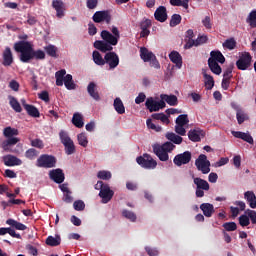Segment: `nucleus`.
I'll list each match as a JSON object with an SVG mask.
<instances>
[{"label":"nucleus","mask_w":256,"mask_h":256,"mask_svg":"<svg viewBox=\"0 0 256 256\" xmlns=\"http://www.w3.org/2000/svg\"><path fill=\"white\" fill-rule=\"evenodd\" d=\"M165 137L170 142H165L162 145L154 144L152 146L153 153L158 157L159 161L162 162L169 161V153L175 149V145H181V143H183V137L173 132H167Z\"/></svg>","instance_id":"f257e3e1"},{"label":"nucleus","mask_w":256,"mask_h":256,"mask_svg":"<svg viewBox=\"0 0 256 256\" xmlns=\"http://www.w3.org/2000/svg\"><path fill=\"white\" fill-rule=\"evenodd\" d=\"M14 51L20 53V61H22V63H29L31 59H45V52L43 50H34L31 43L27 41L16 42L14 44Z\"/></svg>","instance_id":"f03ea898"},{"label":"nucleus","mask_w":256,"mask_h":256,"mask_svg":"<svg viewBox=\"0 0 256 256\" xmlns=\"http://www.w3.org/2000/svg\"><path fill=\"white\" fill-rule=\"evenodd\" d=\"M103 40H96L94 42L95 49L101 51V53H107V51H113V46L119 43L117 37H115L111 32L103 30L100 34ZM113 45V46H112Z\"/></svg>","instance_id":"7ed1b4c3"},{"label":"nucleus","mask_w":256,"mask_h":256,"mask_svg":"<svg viewBox=\"0 0 256 256\" xmlns=\"http://www.w3.org/2000/svg\"><path fill=\"white\" fill-rule=\"evenodd\" d=\"M3 135L7 139L1 144V147L4 151H9V147L17 145V143L21 141V139L17 137V135H19V130L11 126L3 129Z\"/></svg>","instance_id":"20e7f679"},{"label":"nucleus","mask_w":256,"mask_h":256,"mask_svg":"<svg viewBox=\"0 0 256 256\" xmlns=\"http://www.w3.org/2000/svg\"><path fill=\"white\" fill-rule=\"evenodd\" d=\"M36 167L40 169H53L57 167V158L49 154H41L36 160Z\"/></svg>","instance_id":"39448f33"},{"label":"nucleus","mask_w":256,"mask_h":256,"mask_svg":"<svg viewBox=\"0 0 256 256\" xmlns=\"http://www.w3.org/2000/svg\"><path fill=\"white\" fill-rule=\"evenodd\" d=\"M136 163L143 169H156L157 160L153 159L150 154L144 153L142 156L136 158Z\"/></svg>","instance_id":"423d86ee"},{"label":"nucleus","mask_w":256,"mask_h":256,"mask_svg":"<svg viewBox=\"0 0 256 256\" xmlns=\"http://www.w3.org/2000/svg\"><path fill=\"white\" fill-rule=\"evenodd\" d=\"M253 62V56L251 53L244 52L240 55L239 59L236 61V67L239 71H247L249 67H251V63Z\"/></svg>","instance_id":"0eeeda50"},{"label":"nucleus","mask_w":256,"mask_h":256,"mask_svg":"<svg viewBox=\"0 0 256 256\" xmlns=\"http://www.w3.org/2000/svg\"><path fill=\"white\" fill-rule=\"evenodd\" d=\"M195 165L198 171H201L203 175H207L211 171V162L207 160V156L205 154H200L195 161Z\"/></svg>","instance_id":"6e6552de"},{"label":"nucleus","mask_w":256,"mask_h":256,"mask_svg":"<svg viewBox=\"0 0 256 256\" xmlns=\"http://www.w3.org/2000/svg\"><path fill=\"white\" fill-rule=\"evenodd\" d=\"M192 154L189 151H185L181 154H178L174 157L173 163L177 167H181L182 165H187L191 163Z\"/></svg>","instance_id":"1a4fd4ad"},{"label":"nucleus","mask_w":256,"mask_h":256,"mask_svg":"<svg viewBox=\"0 0 256 256\" xmlns=\"http://www.w3.org/2000/svg\"><path fill=\"white\" fill-rule=\"evenodd\" d=\"M92 19L94 23H103V21H105V23L109 25V23H111V13L109 10L96 11Z\"/></svg>","instance_id":"9d476101"},{"label":"nucleus","mask_w":256,"mask_h":256,"mask_svg":"<svg viewBox=\"0 0 256 256\" xmlns=\"http://www.w3.org/2000/svg\"><path fill=\"white\" fill-rule=\"evenodd\" d=\"M105 63L109 65V69H116L119 66V55L115 52H108L104 56Z\"/></svg>","instance_id":"9b49d317"},{"label":"nucleus","mask_w":256,"mask_h":256,"mask_svg":"<svg viewBox=\"0 0 256 256\" xmlns=\"http://www.w3.org/2000/svg\"><path fill=\"white\" fill-rule=\"evenodd\" d=\"M52 9L56 11V17L58 19H63L65 17V2L63 0H53L52 1Z\"/></svg>","instance_id":"f8f14e48"},{"label":"nucleus","mask_w":256,"mask_h":256,"mask_svg":"<svg viewBox=\"0 0 256 256\" xmlns=\"http://www.w3.org/2000/svg\"><path fill=\"white\" fill-rule=\"evenodd\" d=\"M153 25V23L151 22V19L148 18H144L141 22H140V37L142 39H145V37H149V35H151V31L149 29H151V26Z\"/></svg>","instance_id":"ddd939ff"},{"label":"nucleus","mask_w":256,"mask_h":256,"mask_svg":"<svg viewBox=\"0 0 256 256\" xmlns=\"http://www.w3.org/2000/svg\"><path fill=\"white\" fill-rule=\"evenodd\" d=\"M115 192L111 190L109 184H105V187L99 192V197L102 199V203L107 204L113 199Z\"/></svg>","instance_id":"4468645a"},{"label":"nucleus","mask_w":256,"mask_h":256,"mask_svg":"<svg viewBox=\"0 0 256 256\" xmlns=\"http://www.w3.org/2000/svg\"><path fill=\"white\" fill-rule=\"evenodd\" d=\"M49 177L52 181H54V183H58V185H61V183L65 181V173H63L61 168L51 170L49 172Z\"/></svg>","instance_id":"2eb2a0df"},{"label":"nucleus","mask_w":256,"mask_h":256,"mask_svg":"<svg viewBox=\"0 0 256 256\" xmlns=\"http://www.w3.org/2000/svg\"><path fill=\"white\" fill-rule=\"evenodd\" d=\"M14 63L13 52L10 47H6L2 53V65L11 67Z\"/></svg>","instance_id":"dca6fc26"},{"label":"nucleus","mask_w":256,"mask_h":256,"mask_svg":"<svg viewBox=\"0 0 256 256\" xmlns=\"http://www.w3.org/2000/svg\"><path fill=\"white\" fill-rule=\"evenodd\" d=\"M202 137H205V132L200 128L191 129L188 132V139H190V141H193V143H199Z\"/></svg>","instance_id":"f3484780"},{"label":"nucleus","mask_w":256,"mask_h":256,"mask_svg":"<svg viewBox=\"0 0 256 256\" xmlns=\"http://www.w3.org/2000/svg\"><path fill=\"white\" fill-rule=\"evenodd\" d=\"M4 165L6 167H15L17 165H23V161L16 156H13L11 154H8L6 156H3Z\"/></svg>","instance_id":"a211bd4d"},{"label":"nucleus","mask_w":256,"mask_h":256,"mask_svg":"<svg viewBox=\"0 0 256 256\" xmlns=\"http://www.w3.org/2000/svg\"><path fill=\"white\" fill-rule=\"evenodd\" d=\"M154 17L156 21L160 23H165L167 21V8L165 6H159L154 12Z\"/></svg>","instance_id":"6ab92c4d"},{"label":"nucleus","mask_w":256,"mask_h":256,"mask_svg":"<svg viewBox=\"0 0 256 256\" xmlns=\"http://www.w3.org/2000/svg\"><path fill=\"white\" fill-rule=\"evenodd\" d=\"M21 102L25 111L30 117H34V118L41 117V114L39 113V109H37V107L31 104H26L25 99L21 100Z\"/></svg>","instance_id":"aec40b11"},{"label":"nucleus","mask_w":256,"mask_h":256,"mask_svg":"<svg viewBox=\"0 0 256 256\" xmlns=\"http://www.w3.org/2000/svg\"><path fill=\"white\" fill-rule=\"evenodd\" d=\"M233 137L236 139H242V141H246V143H249L250 145H253L254 140L253 136L249 133L241 132V131H232Z\"/></svg>","instance_id":"412c9836"},{"label":"nucleus","mask_w":256,"mask_h":256,"mask_svg":"<svg viewBox=\"0 0 256 256\" xmlns=\"http://www.w3.org/2000/svg\"><path fill=\"white\" fill-rule=\"evenodd\" d=\"M87 91L90 97L94 99V101H101V96L99 95V92L97 91V84L95 82H90L87 86Z\"/></svg>","instance_id":"4be33fe9"},{"label":"nucleus","mask_w":256,"mask_h":256,"mask_svg":"<svg viewBox=\"0 0 256 256\" xmlns=\"http://www.w3.org/2000/svg\"><path fill=\"white\" fill-rule=\"evenodd\" d=\"M200 209L205 217H213L215 213V207L211 203H202Z\"/></svg>","instance_id":"5701e85b"},{"label":"nucleus","mask_w":256,"mask_h":256,"mask_svg":"<svg viewBox=\"0 0 256 256\" xmlns=\"http://www.w3.org/2000/svg\"><path fill=\"white\" fill-rule=\"evenodd\" d=\"M244 199L248 203L251 209H256V195L253 191H246L244 193Z\"/></svg>","instance_id":"b1692460"},{"label":"nucleus","mask_w":256,"mask_h":256,"mask_svg":"<svg viewBox=\"0 0 256 256\" xmlns=\"http://www.w3.org/2000/svg\"><path fill=\"white\" fill-rule=\"evenodd\" d=\"M154 57V53L149 51V49L145 47L140 48V59H142L144 63H149Z\"/></svg>","instance_id":"393cba45"},{"label":"nucleus","mask_w":256,"mask_h":256,"mask_svg":"<svg viewBox=\"0 0 256 256\" xmlns=\"http://www.w3.org/2000/svg\"><path fill=\"white\" fill-rule=\"evenodd\" d=\"M208 61H214L215 63H221L223 65V63H225V56H223V53H221V51L213 50L210 52V58L208 59Z\"/></svg>","instance_id":"a878e982"},{"label":"nucleus","mask_w":256,"mask_h":256,"mask_svg":"<svg viewBox=\"0 0 256 256\" xmlns=\"http://www.w3.org/2000/svg\"><path fill=\"white\" fill-rule=\"evenodd\" d=\"M160 99H162V101H166V103L169 104L170 107H176V105H178L179 103V99L177 98V96L173 94L171 95L161 94Z\"/></svg>","instance_id":"bb28decb"},{"label":"nucleus","mask_w":256,"mask_h":256,"mask_svg":"<svg viewBox=\"0 0 256 256\" xmlns=\"http://www.w3.org/2000/svg\"><path fill=\"white\" fill-rule=\"evenodd\" d=\"M146 108L149 110L150 113H153L155 111H159V102L155 101L153 97L147 98L145 102Z\"/></svg>","instance_id":"cd10ccee"},{"label":"nucleus","mask_w":256,"mask_h":256,"mask_svg":"<svg viewBox=\"0 0 256 256\" xmlns=\"http://www.w3.org/2000/svg\"><path fill=\"white\" fill-rule=\"evenodd\" d=\"M169 58H170V61H172V63H175V65H177V67L181 69L183 65V58L181 57V54H179V52L172 51L169 54Z\"/></svg>","instance_id":"c85d7f7f"},{"label":"nucleus","mask_w":256,"mask_h":256,"mask_svg":"<svg viewBox=\"0 0 256 256\" xmlns=\"http://www.w3.org/2000/svg\"><path fill=\"white\" fill-rule=\"evenodd\" d=\"M6 224L7 225H10V227H12L13 229H16L17 231H26L27 229V226L21 222H18L17 220L15 219H8L6 221Z\"/></svg>","instance_id":"c756f323"},{"label":"nucleus","mask_w":256,"mask_h":256,"mask_svg":"<svg viewBox=\"0 0 256 256\" xmlns=\"http://www.w3.org/2000/svg\"><path fill=\"white\" fill-rule=\"evenodd\" d=\"M194 184L196 185V189H202L203 191H209L210 189L209 182L199 177L194 178Z\"/></svg>","instance_id":"7c9ffc66"},{"label":"nucleus","mask_w":256,"mask_h":256,"mask_svg":"<svg viewBox=\"0 0 256 256\" xmlns=\"http://www.w3.org/2000/svg\"><path fill=\"white\" fill-rule=\"evenodd\" d=\"M46 245L49 247H58V245H61V236L59 234H56L54 236H48L46 238Z\"/></svg>","instance_id":"2f4dec72"},{"label":"nucleus","mask_w":256,"mask_h":256,"mask_svg":"<svg viewBox=\"0 0 256 256\" xmlns=\"http://www.w3.org/2000/svg\"><path fill=\"white\" fill-rule=\"evenodd\" d=\"M232 107H233V109L237 110L236 118H237L238 125H242V123H245V121H247L249 119L247 114L243 113V111L241 109H239L237 107V105L232 104Z\"/></svg>","instance_id":"473e14b6"},{"label":"nucleus","mask_w":256,"mask_h":256,"mask_svg":"<svg viewBox=\"0 0 256 256\" xmlns=\"http://www.w3.org/2000/svg\"><path fill=\"white\" fill-rule=\"evenodd\" d=\"M72 123L78 129H82V127L85 125V122H83V116L80 113H74Z\"/></svg>","instance_id":"72a5a7b5"},{"label":"nucleus","mask_w":256,"mask_h":256,"mask_svg":"<svg viewBox=\"0 0 256 256\" xmlns=\"http://www.w3.org/2000/svg\"><path fill=\"white\" fill-rule=\"evenodd\" d=\"M204 79H205V87L208 91H211L213 87H215V80L213 79V76L207 74L206 72L203 73Z\"/></svg>","instance_id":"f704fd0d"},{"label":"nucleus","mask_w":256,"mask_h":256,"mask_svg":"<svg viewBox=\"0 0 256 256\" xmlns=\"http://www.w3.org/2000/svg\"><path fill=\"white\" fill-rule=\"evenodd\" d=\"M114 109L119 115H123V113H125V105H123L121 98H115Z\"/></svg>","instance_id":"c9c22d12"},{"label":"nucleus","mask_w":256,"mask_h":256,"mask_svg":"<svg viewBox=\"0 0 256 256\" xmlns=\"http://www.w3.org/2000/svg\"><path fill=\"white\" fill-rule=\"evenodd\" d=\"M208 67L215 75H221L222 69L219 63L213 60H208Z\"/></svg>","instance_id":"e433bc0d"},{"label":"nucleus","mask_w":256,"mask_h":256,"mask_svg":"<svg viewBox=\"0 0 256 256\" xmlns=\"http://www.w3.org/2000/svg\"><path fill=\"white\" fill-rule=\"evenodd\" d=\"M246 23L251 27V29H256V10H252L247 18Z\"/></svg>","instance_id":"4c0bfd02"},{"label":"nucleus","mask_w":256,"mask_h":256,"mask_svg":"<svg viewBox=\"0 0 256 256\" xmlns=\"http://www.w3.org/2000/svg\"><path fill=\"white\" fill-rule=\"evenodd\" d=\"M24 156L26 157V159H29V161H35V159L39 157V151L35 148H30L26 150Z\"/></svg>","instance_id":"58836bf2"},{"label":"nucleus","mask_w":256,"mask_h":256,"mask_svg":"<svg viewBox=\"0 0 256 256\" xmlns=\"http://www.w3.org/2000/svg\"><path fill=\"white\" fill-rule=\"evenodd\" d=\"M152 119H155L156 121H161L162 123H165V125H169V123H171L169 117L164 113H154L152 114Z\"/></svg>","instance_id":"ea45409f"},{"label":"nucleus","mask_w":256,"mask_h":256,"mask_svg":"<svg viewBox=\"0 0 256 256\" xmlns=\"http://www.w3.org/2000/svg\"><path fill=\"white\" fill-rule=\"evenodd\" d=\"M224 49H229V51H233L235 47H237V41H235V38H229L222 44Z\"/></svg>","instance_id":"a19ab883"},{"label":"nucleus","mask_w":256,"mask_h":256,"mask_svg":"<svg viewBox=\"0 0 256 256\" xmlns=\"http://www.w3.org/2000/svg\"><path fill=\"white\" fill-rule=\"evenodd\" d=\"M92 57L96 65H100V66L105 65V58L103 59V56H101V53H99V51H94L92 54Z\"/></svg>","instance_id":"79ce46f5"},{"label":"nucleus","mask_w":256,"mask_h":256,"mask_svg":"<svg viewBox=\"0 0 256 256\" xmlns=\"http://www.w3.org/2000/svg\"><path fill=\"white\" fill-rule=\"evenodd\" d=\"M122 217H125V219H128L132 223H135V221H137V215L133 211H129L127 209H124L122 211Z\"/></svg>","instance_id":"37998d69"},{"label":"nucleus","mask_w":256,"mask_h":256,"mask_svg":"<svg viewBox=\"0 0 256 256\" xmlns=\"http://www.w3.org/2000/svg\"><path fill=\"white\" fill-rule=\"evenodd\" d=\"M63 145L66 155H73V153H75V143L73 140H70V142H66Z\"/></svg>","instance_id":"c03bdc74"},{"label":"nucleus","mask_w":256,"mask_h":256,"mask_svg":"<svg viewBox=\"0 0 256 256\" xmlns=\"http://www.w3.org/2000/svg\"><path fill=\"white\" fill-rule=\"evenodd\" d=\"M10 106L12 107V109H14L16 113H21V111H23V109L21 108V104L19 103V101H17V98L15 97L10 98Z\"/></svg>","instance_id":"a18cd8bd"},{"label":"nucleus","mask_w":256,"mask_h":256,"mask_svg":"<svg viewBox=\"0 0 256 256\" xmlns=\"http://www.w3.org/2000/svg\"><path fill=\"white\" fill-rule=\"evenodd\" d=\"M189 123V116L187 114H181L176 118V125L185 126Z\"/></svg>","instance_id":"49530a36"},{"label":"nucleus","mask_w":256,"mask_h":256,"mask_svg":"<svg viewBox=\"0 0 256 256\" xmlns=\"http://www.w3.org/2000/svg\"><path fill=\"white\" fill-rule=\"evenodd\" d=\"M182 21V17L179 14H173L170 19V27H177V25H180Z\"/></svg>","instance_id":"de8ad7c7"},{"label":"nucleus","mask_w":256,"mask_h":256,"mask_svg":"<svg viewBox=\"0 0 256 256\" xmlns=\"http://www.w3.org/2000/svg\"><path fill=\"white\" fill-rule=\"evenodd\" d=\"M44 50L46 51L47 55H49V57L57 58V48L55 45L49 44L48 46L44 47Z\"/></svg>","instance_id":"09e8293b"},{"label":"nucleus","mask_w":256,"mask_h":256,"mask_svg":"<svg viewBox=\"0 0 256 256\" xmlns=\"http://www.w3.org/2000/svg\"><path fill=\"white\" fill-rule=\"evenodd\" d=\"M59 138H60V141H61L62 145H64L65 143H69V142L73 141L71 139V137H69V133H67L65 130H61L59 132Z\"/></svg>","instance_id":"8fccbe9b"},{"label":"nucleus","mask_w":256,"mask_h":256,"mask_svg":"<svg viewBox=\"0 0 256 256\" xmlns=\"http://www.w3.org/2000/svg\"><path fill=\"white\" fill-rule=\"evenodd\" d=\"M98 179H102L103 181H109L111 179L112 174L110 171L107 170H101L97 173Z\"/></svg>","instance_id":"3c124183"},{"label":"nucleus","mask_w":256,"mask_h":256,"mask_svg":"<svg viewBox=\"0 0 256 256\" xmlns=\"http://www.w3.org/2000/svg\"><path fill=\"white\" fill-rule=\"evenodd\" d=\"M239 221V225H241V227H248V225L251 224V221L249 220V216H247L246 214L241 215L238 218Z\"/></svg>","instance_id":"603ef678"},{"label":"nucleus","mask_w":256,"mask_h":256,"mask_svg":"<svg viewBox=\"0 0 256 256\" xmlns=\"http://www.w3.org/2000/svg\"><path fill=\"white\" fill-rule=\"evenodd\" d=\"M77 139L81 147H87V145L89 144V141L87 140V136L85 135V133L78 134Z\"/></svg>","instance_id":"864d4df0"},{"label":"nucleus","mask_w":256,"mask_h":256,"mask_svg":"<svg viewBox=\"0 0 256 256\" xmlns=\"http://www.w3.org/2000/svg\"><path fill=\"white\" fill-rule=\"evenodd\" d=\"M222 227L225 229L224 231H237V223L235 222H225Z\"/></svg>","instance_id":"5fc2aeb1"},{"label":"nucleus","mask_w":256,"mask_h":256,"mask_svg":"<svg viewBox=\"0 0 256 256\" xmlns=\"http://www.w3.org/2000/svg\"><path fill=\"white\" fill-rule=\"evenodd\" d=\"M233 68H234L233 64H231L226 68L223 74V79H229V80L233 79Z\"/></svg>","instance_id":"6e6d98bb"},{"label":"nucleus","mask_w":256,"mask_h":256,"mask_svg":"<svg viewBox=\"0 0 256 256\" xmlns=\"http://www.w3.org/2000/svg\"><path fill=\"white\" fill-rule=\"evenodd\" d=\"M245 214L248 215V218L251 220L253 225H256V212L255 210L247 209Z\"/></svg>","instance_id":"4d7b16f0"},{"label":"nucleus","mask_w":256,"mask_h":256,"mask_svg":"<svg viewBox=\"0 0 256 256\" xmlns=\"http://www.w3.org/2000/svg\"><path fill=\"white\" fill-rule=\"evenodd\" d=\"M73 207L75 211H85V202H83L82 200L75 201L73 203Z\"/></svg>","instance_id":"13d9d810"},{"label":"nucleus","mask_w":256,"mask_h":256,"mask_svg":"<svg viewBox=\"0 0 256 256\" xmlns=\"http://www.w3.org/2000/svg\"><path fill=\"white\" fill-rule=\"evenodd\" d=\"M31 146L36 147L37 149H43V147H45V145L43 144V140L38 138L31 141Z\"/></svg>","instance_id":"bf43d9fd"},{"label":"nucleus","mask_w":256,"mask_h":256,"mask_svg":"<svg viewBox=\"0 0 256 256\" xmlns=\"http://www.w3.org/2000/svg\"><path fill=\"white\" fill-rule=\"evenodd\" d=\"M148 63L150 67H153L154 69H161V64L159 63V60H157V56H154Z\"/></svg>","instance_id":"052dcab7"},{"label":"nucleus","mask_w":256,"mask_h":256,"mask_svg":"<svg viewBox=\"0 0 256 256\" xmlns=\"http://www.w3.org/2000/svg\"><path fill=\"white\" fill-rule=\"evenodd\" d=\"M175 132H176L178 135H181L182 137H185V135H186V133H187V130H185V126H181V125L176 124V126H175Z\"/></svg>","instance_id":"680f3d73"},{"label":"nucleus","mask_w":256,"mask_h":256,"mask_svg":"<svg viewBox=\"0 0 256 256\" xmlns=\"http://www.w3.org/2000/svg\"><path fill=\"white\" fill-rule=\"evenodd\" d=\"M145 251L149 256H158L159 255V250H157V248H151L149 246H146Z\"/></svg>","instance_id":"e2e57ef3"},{"label":"nucleus","mask_w":256,"mask_h":256,"mask_svg":"<svg viewBox=\"0 0 256 256\" xmlns=\"http://www.w3.org/2000/svg\"><path fill=\"white\" fill-rule=\"evenodd\" d=\"M145 99H147L145 93L140 92L138 96L135 98L136 105H141V103L145 102Z\"/></svg>","instance_id":"0e129e2a"},{"label":"nucleus","mask_w":256,"mask_h":256,"mask_svg":"<svg viewBox=\"0 0 256 256\" xmlns=\"http://www.w3.org/2000/svg\"><path fill=\"white\" fill-rule=\"evenodd\" d=\"M209 38H207V35L198 36L196 39V47H199V45H204L208 41Z\"/></svg>","instance_id":"69168bd1"},{"label":"nucleus","mask_w":256,"mask_h":256,"mask_svg":"<svg viewBox=\"0 0 256 256\" xmlns=\"http://www.w3.org/2000/svg\"><path fill=\"white\" fill-rule=\"evenodd\" d=\"M202 25H204L206 29H212L213 25L211 24V17L206 16L202 20Z\"/></svg>","instance_id":"338daca9"},{"label":"nucleus","mask_w":256,"mask_h":256,"mask_svg":"<svg viewBox=\"0 0 256 256\" xmlns=\"http://www.w3.org/2000/svg\"><path fill=\"white\" fill-rule=\"evenodd\" d=\"M39 99L42 101H45V103H49V92L47 91H42L40 94H38Z\"/></svg>","instance_id":"774afa93"}]
</instances>
